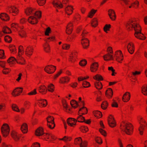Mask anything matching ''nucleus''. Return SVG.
<instances>
[{
  "label": "nucleus",
  "instance_id": "obj_29",
  "mask_svg": "<svg viewBox=\"0 0 147 147\" xmlns=\"http://www.w3.org/2000/svg\"><path fill=\"white\" fill-rule=\"evenodd\" d=\"M39 92L42 94H46L47 91V89L44 85L40 86L38 88Z\"/></svg>",
  "mask_w": 147,
  "mask_h": 147
},
{
  "label": "nucleus",
  "instance_id": "obj_33",
  "mask_svg": "<svg viewBox=\"0 0 147 147\" xmlns=\"http://www.w3.org/2000/svg\"><path fill=\"white\" fill-rule=\"evenodd\" d=\"M21 129L24 133H26L28 132V125L25 123H23L22 125Z\"/></svg>",
  "mask_w": 147,
  "mask_h": 147
},
{
  "label": "nucleus",
  "instance_id": "obj_21",
  "mask_svg": "<svg viewBox=\"0 0 147 147\" xmlns=\"http://www.w3.org/2000/svg\"><path fill=\"white\" fill-rule=\"evenodd\" d=\"M98 67V63H94L91 65L90 70L91 72H95L97 70Z\"/></svg>",
  "mask_w": 147,
  "mask_h": 147
},
{
  "label": "nucleus",
  "instance_id": "obj_32",
  "mask_svg": "<svg viewBox=\"0 0 147 147\" xmlns=\"http://www.w3.org/2000/svg\"><path fill=\"white\" fill-rule=\"evenodd\" d=\"M73 10V7L71 6H67L65 9L66 13L68 15H71L72 13Z\"/></svg>",
  "mask_w": 147,
  "mask_h": 147
},
{
  "label": "nucleus",
  "instance_id": "obj_36",
  "mask_svg": "<svg viewBox=\"0 0 147 147\" xmlns=\"http://www.w3.org/2000/svg\"><path fill=\"white\" fill-rule=\"evenodd\" d=\"M9 49L11 53L13 54L16 53L17 51L15 46L13 45H10L9 47Z\"/></svg>",
  "mask_w": 147,
  "mask_h": 147
},
{
  "label": "nucleus",
  "instance_id": "obj_19",
  "mask_svg": "<svg viewBox=\"0 0 147 147\" xmlns=\"http://www.w3.org/2000/svg\"><path fill=\"white\" fill-rule=\"evenodd\" d=\"M17 63L21 65H24L25 63V60L22 55H17L16 58Z\"/></svg>",
  "mask_w": 147,
  "mask_h": 147
},
{
  "label": "nucleus",
  "instance_id": "obj_50",
  "mask_svg": "<svg viewBox=\"0 0 147 147\" xmlns=\"http://www.w3.org/2000/svg\"><path fill=\"white\" fill-rule=\"evenodd\" d=\"M70 104L72 107L74 108H76L78 105L77 102L73 100L71 101Z\"/></svg>",
  "mask_w": 147,
  "mask_h": 147
},
{
  "label": "nucleus",
  "instance_id": "obj_58",
  "mask_svg": "<svg viewBox=\"0 0 147 147\" xmlns=\"http://www.w3.org/2000/svg\"><path fill=\"white\" fill-rule=\"evenodd\" d=\"M82 85L84 88H88L90 86V83L86 81H84L83 82Z\"/></svg>",
  "mask_w": 147,
  "mask_h": 147
},
{
  "label": "nucleus",
  "instance_id": "obj_28",
  "mask_svg": "<svg viewBox=\"0 0 147 147\" xmlns=\"http://www.w3.org/2000/svg\"><path fill=\"white\" fill-rule=\"evenodd\" d=\"M78 56V53L76 51H73L70 55L69 61L73 62L77 58Z\"/></svg>",
  "mask_w": 147,
  "mask_h": 147
},
{
  "label": "nucleus",
  "instance_id": "obj_15",
  "mask_svg": "<svg viewBox=\"0 0 147 147\" xmlns=\"http://www.w3.org/2000/svg\"><path fill=\"white\" fill-rule=\"evenodd\" d=\"M28 22L32 24H37L38 21L36 17L34 16H32L29 17L28 20Z\"/></svg>",
  "mask_w": 147,
  "mask_h": 147
},
{
  "label": "nucleus",
  "instance_id": "obj_61",
  "mask_svg": "<svg viewBox=\"0 0 147 147\" xmlns=\"http://www.w3.org/2000/svg\"><path fill=\"white\" fill-rule=\"evenodd\" d=\"M4 39L5 42L9 43L11 42L12 40L11 38L9 36H5Z\"/></svg>",
  "mask_w": 147,
  "mask_h": 147
},
{
  "label": "nucleus",
  "instance_id": "obj_2",
  "mask_svg": "<svg viewBox=\"0 0 147 147\" xmlns=\"http://www.w3.org/2000/svg\"><path fill=\"white\" fill-rule=\"evenodd\" d=\"M120 128L128 135H131L133 132V127L132 125L126 121H123L121 123Z\"/></svg>",
  "mask_w": 147,
  "mask_h": 147
},
{
  "label": "nucleus",
  "instance_id": "obj_5",
  "mask_svg": "<svg viewBox=\"0 0 147 147\" xmlns=\"http://www.w3.org/2000/svg\"><path fill=\"white\" fill-rule=\"evenodd\" d=\"M54 119L53 117L51 116H49L47 118V126L51 129H53L55 126Z\"/></svg>",
  "mask_w": 147,
  "mask_h": 147
},
{
  "label": "nucleus",
  "instance_id": "obj_41",
  "mask_svg": "<svg viewBox=\"0 0 147 147\" xmlns=\"http://www.w3.org/2000/svg\"><path fill=\"white\" fill-rule=\"evenodd\" d=\"M138 120L139 123L140 125H144L146 124V121L142 117L139 116L138 117Z\"/></svg>",
  "mask_w": 147,
  "mask_h": 147
},
{
  "label": "nucleus",
  "instance_id": "obj_44",
  "mask_svg": "<svg viewBox=\"0 0 147 147\" xmlns=\"http://www.w3.org/2000/svg\"><path fill=\"white\" fill-rule=\"evenodd\" d=\"M95 86L96 88L99 90L101 89L102 87V83L99 81L96 82L95 83Z\"/></svg>",
  "mask_w": 147,
  "mask_h": 147
},
{
  "label": "nucleus",
  "instance_id": "obj_31",
  "mask_svg": "<svg viewBox=\"0 0 147 147\" xmlns=\"http://www.w3.org/2000/svg\"><path fill=\"white\" fill-rule=\"evenodd\" d=\"M104 58L105 60H113V59L112 54L108 53L104 56Z\"/></svg>",
  "mask_w": 147,
  "mask_h": 147
},
{
  "label": "nucleus",
  "instance_id": "obj_1",
  "mask_svg": "<svg viewBox=\"0 0 147 147\" xmlns=\"http://www.w3.org/2000/svg\"><path fill=\"white\" fill-rule=\"evenodd\" d=\"M126 28L128 31L134 30L135 31V36L139 39L144 40L146 37L141 32V28L136 19H129L126 23Z\"/></svg>",
  "mask_w": 147,
  "mask_h": 147
},
{
  "label": "nucleus",
  "instance_id": "obj_14",
  "mask_svg": "<svg viewBox=\"0 0 147 147\" xmlns=\"http://www.w3.org/2000/svg\"><path fill=\"white\" fill-rule=\"evenodd\" d=\"M23 88H17L15 89L12 93V95L14 96H19L22 93Z\"/></svg>",
  "mask_w": 147,
  "mask_h": 147
},
{
  "label": "nucleus",
  "instance_id": "obj_24",
  "mask_svg": "<svg viewBox=\"0 0 147 147\" xmlns=\"http://www.w3.org/2000/svg\"><path fill=\"white\" fill-rule=\"evenodd\" d=\"M70 78L67 76H65L60 78L59 83L61 84L67 83L69 81Z\"/></svg>",
  "mask_w": 147,
  "mask_h": 147
},
{
  "label": "nucleus",
  "instance_id": "obj_46",
  "mask_svg": "<svg viewBox=\"0 0 147 147\" xmlns=\"http://www.w3.org/2000/svg\"><path fill=\"white\" fill-rule=\"evenodd\" d=\"M93 78L98 81H102L103 80V78L102 76L99 74H97L93 77Z\"/></svg>",
  "mask_w": 147,
  "mask_h": 147
},
{
  "label": "nucleus",
  "instance_id": "obj_22",
  "mask_svg": "<svg viewBox=\"0 0 147 147\" xmlns=\"http://www.w3.org/2000/svg\"><path fill=\"white\" fill-rule=\"evenodd\" d=\"M38 104L40 107H45L47 105V103L46 100L41 99L38 100Z\"/></svg>",
  "mask_w": 147,
  "mask_h": 147
},
{
  "label": "nucleus",
  "instance_id": "obj_13",
  "mask_svg": "<svg viewBox=\"0 0 147 147\" xmlns=\"http://www.w3.org/2000/svg\"><path fill=\"white\" fill-rule=\"evenodd\" d=\"M127 48L130 54H132L134 53L135 47L134 44L132 42H129L127 45Z\"/></svg>",
  "mask_w": 147,
  "mask_h": 147
},
{
  "label": "nucleus",
  "instance_id": "obj_37",
  "mask_svg": "<svg viewBox=\"0 0 147 147\" xmlns=\"http://www.w3.org/2000/svg\"><path fill=\"white\" fill-rule=\"evenodd\" d=\"M7 62L9 65L14 64L16 62V58L14 57H11L7 60Z\"/></svg>",
  "mask_w": 147,
  "mask_h": 147
},
{
  "label": "nucleus",
  "instance_id": "obj_43",
  "mask_svg": "<svg viewBox=\"0 0 147 147\" xmlns=\"http://www.w3.org/2000/svg\"><path fill=\"white\" fill-rule=\"evenodd\" d=\"M76 120H77V122H83L85 121V119L84 117L82 116V115H80L77 117Z\"/></svg>",
  "mask_w": 147,
  "mask_h": 147
},
{
  "label": "nucleus",
  "instance_id": "obj_34",
  "mask_svg": "<svg viewBox=\"0 0 147 147\" xmlns=\"http://www.w3.org/2000/svg\"><path fill=\"white\" fill-rule=\"evenodd\" d=\"M0 17L2 20L7 21L9 20V18L8 15L5 13H1L0 15Z\"/></svg>",
  "mask_w": 147,
  "mask_h": 147
},
{
  "label": "nucleus",
  "instance_id": "obj_20",
  "mask_svg": "<svg viewBox=\"0 0 147 147\" xmlns=\"http://www.w3.org/2000/svg\"><path fill=\"white\" fill-rule=\"evenodd\" d=\"M35 11V9L32 7H27L25 10L26 14L28 16L34 15Z\"/></svg>",
  "mask_w": 147,
  "mask_h": 147
},
{
  "label": "nucleus",
  "instance_id": "obj_9",
  "mask_svg": "<svg viewBox=\"0 0 147 147\" xmlns=\"http://www.w3.org/2000/svg\"><path fill=\"white\" fill-rule=\"evenodd\" d=\"M56 69V67L52 65L47 66L44 69L45 71L46 72L49 74L53 73Z\"/></svg>",
  "mask_w": 147,
  "mask_h": 147
},
{
  "label": "nucleus",
  "instance_id": "obj_30",
  "mask_svg": "<svg viewBox=\"0 0 147 147\" xmlns=\"http://www.w3.org/2000/svg\"><path fill=\"white\" fill-rule=\"evenodd\" d=\"M53 4L54 7L59 8H62L63 6L60 2L56 0L53 1Z\"/></svg>",
  "mask_w": 147,
  "mask_h": 147
},
{
  "label": "nucleus",
  "instance_id": "obj_18",
  "mask_svg": "<svg viewBox=\"0 0 147 147\" xmlns=\"http://www.w3.org/2000/svg\"><path fill=\"white\" fill-rule=\"evenodd\" d=\"M81 44L84 49H87L89 45V40L86 38H82V39Z\"/></svg>",
  "mask_w": 147,
  "mask_h": 147
},
{
  "label": "nucleus",
  "instance_id": "obj_42",
  "mask_svg": "<svg viewBox=\"0 0 147 147\" xmlns=\"http://www.w3.org/2000/svg\"><path fill=\"white\" fill-rule=\"evenodd\" d=\"M82 141V138L81 137H79L75 139L74 143L76 145H80Z\"/></svg>",
  "mask_w": 147,
  "mask_h": 147
},
{
  "label": "nucleus",
  "instance_id": "obj_38",
  "mask_svg": "<svg viewBox=\"0 0 147 147\" xmlns=\"http://www.w3.org/2000/svg\"><path fill=\"white\" fill-rule=\"evenodd\" d=\"M87 112V108L85 107H83L80 109L78 113L79 114H81L83 115L86 114Z\"/></svg>",
  "mask_w": 147,
  "mask_h": 147
},
{
  "label": "nucleus",
  "instance_id": "obj_25",
  "mask_svg": "<svg viewBox=\"0 0 147 147\" xmlns=\"http://www.w3.org/2000/svg\"><path fill=\"white\" fill-rule=\"evenodd\" d=\"M73 30V25L71 23H69L67 25L66 29V33L70 34L72 33Z\"/></svg>",
  "mask_w": 147,
  "mask_h": 147
},
{
  "label": "nucleus",
  "instance_id": "obj_49",
  "mask_svg": "<svg viewBox=\"0 0 147 147\" xmlns=\"http://www.w3.org/2000/svg\"><path fill=\"white\" fill-rule=\"evenodd\" d=\"M91 25L92 27H95L98 25V21L96 18H94L92 21Z\"/></svg>",
  "mask_w": 147,
  "mask_h": 147
},
{
  "label": "nucleus",
  "instance_id": "obj_17",
  "mask_svg": "<svg viewBox=\"0 0 147 147\" xmlns=\"http://www.w3.org/2000/svg\"><path fill=\"white\" fill-rule=\"evenodd\" d=\"M11 135L12 138L16 141H18L20 139V135L15 131H12L11 133Z\"/></svg>",
  "mask_w": 147,
  "mask_h": 147
},
{
  "label": "nucleus",
  "instance_id": "obj_6",
  "mask_svg": "<svg viewBox=\"0 0 147 147\" xmlns=\"http://www.w3.org/2000/svg\"><path fill=\"white\" fill-rule=\"evenodd\" d=\"M41 138L45 140L49 141L55 140L56 138V137L52 134L45 133L42 135Z\"/></svg>",
  "mask_w": 147,
  "mask_h": 147
},
{
  "label": "nucleus",
  "instance_id": "obj_12",
  "mask_svg": "<svg viewBox=\"0 0 147 147\" xmlns=\"http://www.w3.org/2000/svg\"><path fill=\"white\" fill-rule=\"evenodd\" d=\"M76 119L73 118H69L67 120V123L68 125L71 127H74L76 125Z\"/></svg>",
  "mask_w": 147,
  "mask_h": 147
},
{
  "label": "nucleus",
  "instance_id": "obj_4",
  "mask_svg": "<svg viewBox=\"0 0 147 147\" xmlns=\"http://www.w3.org/2000/svg\"><path fill=\"white\" fill-rule=\"evenodd\" d=\"M2 134L4 137H6L9 134L10 129L9 125L6 123L3 124L1 128Z\"/></svg>",
  "mask_w": 147,
  "mask_h": 147
},
{
  "label": "nucleus",
  "instance_id": "obj_60",
  "mask_svg": "<svg viewBox=\"0 0 147 147\" xmlns=\"http://www.w3.org/2000/svg\"><path fill=\"white\" fill-rule=\"evenodd\" d=\"M87 142L86 141H82L79 146L80 147H87Z\"/></svg>",
  "mask_w": 147,
  "mask_h": 147
},
{
  "label": "nucleus",
  "instance_id": "obj_23",
  "mask_svg": "<svg viewBox=\"0 0 147 147\" xmlns=\"http://www.w3.org/2000/svg\"><path fill=\"white\" fill-rule=\"evenodd\" d=\"M11 31L10 29L7 27L5 26L3 28L2 31H0V37L2 36L4 33H10Z\"/></svg>",
  "mask_w": 147,
  "mask_h": 147
},
{
  "label": "nucleus",
  "instance_id": "obj_27",
  "mask_svg": "<svg viewBox=\"0 0 147 147\" xmlns=\"http://www.w3.org/2000/svg\"><path fill=\"white\" fill-rule=\"evenodd\" d=\"M130 93L127 92L123 95V100L124 102H127L130 100Z\"/></svg>",
  "mask_w": 147,
  "mask_h": 147
},
{
  "label": "nucleus",
  "instance_id": "obj_16",
  "mask_svg": "<svg viewBox=\"0 0 147 147\" xmlns=\"http://www.w3.org/2000/svg\"><path fill=\"white\" fill-rule=\"evenodd\" d=\"M108 15L111 20L112 21H115L116 18L115 12L114 11L113 9H109L108 11Z\"/></svg>",
  "mask_w": 147,
  "mask_h": 147
},
{
  "label": "nucleus",
  "instance_id": "obj_10",
  "mask_svg": "<svg viewBox=\"0 0 147 147\" xmlns=\"http://www.w3.org/2000/svg\"><path fill=\"white\" fill-rule=\"evenodd\" d=\"M108 121L109 125L110 127H114L116 126V122L112 115H110L109 116Z\"/></svg>",
  "mask_w": 147,
  "mask_h": 147
},
{
  "label": "nucleus",
  "instance_id": "obj_40",
  "mask_svg": "<svg viewBox=\"0 0 147 147\" xmlns=\"http://www.w3.org/2000/svg\"><path fill=\"white\" fill-rule=\"evenodd\" d=\"M142 93L145 95L147 96V85H144L142 88Z\"/></svg>",
  "mask_w": 147,
  "mask_h": 147
},
{
  "label": "nucleus",
  "instance_id": "obj_63",
  "mask_svg": "<svg viewBox=\"0 0 147 147\" xmlns=\"http://www.w3.org/2000/svg\"><path fill=\"white\" fill-rule=\"evenodd\" d=\"M19 35L22 38L25 37L26 36V33L23 30H22L19 32Z\"/></svg>",
  "mask_w": 147,
  "mask_h": 147
},
{
  "label": "nucleus",
  "instance_id": "obj_64",
  "mask_svg": "<svg viewBox=\"0 0 147 147\" xmlns=\"http://www.w3.org/2000/svg\"><path fill=\"white\" fill-rule=\"evenodd\" d=\"M87 64V61L85 59L81 60L79 63V65L82 66H85Z\"/></svg>",
  "mask_w": 147,
  "mask_h": 147
},
{
  "label": "nucleus",
  "instance_id": "obj_35",
  "mask_svg": "<svg viewBox=\"0 0 147 147\" xmlns=\"http://www.w3.org/2000/svg\"><path fill=\"white\" fill-rule=\"evenodd\" d=\"M106 94L107 96L109 98H111L113 95V92L111 88H109L106 92Z\"/></svg>",
  "mask_w": 147,
  "mask_h": 147
},
{
  "label": "nucleus",
  "instance_id": "obj_56",
  "mask_svg": "<svg viewBox=\"0 0 147 147\" xmlns=\"http://www.w3.org/2000/svg\"><path fill=\"white\" fill-rule=\"evenodd\" d=\"M23 53V47L20 45L19 47V51L17 55H22Z\"/></svg>",
  "mask_w": 147,
  "mask_h": 147
},
{
  "label": "nucleus",
  "instance_id": "obj_3",
  "mask_svg": "<svg viewBox=\"0 0 147 147\" xmlns=\"http://www.w3.org/2000/svg\"><path fill=\"white\" fill-rule=\"evenodd\" d=\"M126 5L128 6L129 8H134L135 9L137 8L139 6V2L136 1L134 3H132L130 1L128 0H121Z\"/></svg>",
  "mask_w": 147,
  "mask_h": 147
},
{
  "label": "nucleus",
  "instance_id": "obj_45",
  "mask_svg": "<svg viewBox=\"0 0 147 147\" xmlns=\"http://www.w3.org/2000/svg\"><path fill=\"white\" fill-rule=\"evenodd\" d=\"M54 86L52 84H49L47 87V90L48 91L51 92H53L54 90Z\"/></svg>",
  "mask_w": 147,
  "mask_h": 147
},
{
  "label": "nucleus",
  "instance_id": "obj_51",
  "mask_svg": "<svg viewBox=\"0 0 147 147\" xmlns=\"http://www.w3.org/2000/svg\"><path fill=\"white\" fill-rule=\"evenodd\" d=\"M71 139L72 138L71 137L67 136H65L63 138L59 139L61 140H63L65 142L70 141Z\"/></svg>",
  "mask_w": 147,
  "mask_h": 147
},
{
  "label": "nucleus",
  "instance_id": "obj_39",
  "mask_svg": "<svg viewBox=\"0 0 147 147\" xmlns=\"http://www.w3.org/2000/svg\"><path fill=\"white\" fill-rule=\"evenodd\" d=\"M94 116L97 118H99L102 116V114L101 112L99 111H96L94 112Z\"/></svg>",
  "mask_w": 147,
  "mask_h": 147
},
{
  "label": "nucleus",
  "instance_id": "obj_55",
  "mask_svg": "<svg viewBox=\"0 0 147 147\" xmlns=\"http://www.w3.org/2000/svg\"><path fill=\"white\" fill-rule=\"evenodd\" d=\"M41 12L40 11H36L35 10V13H34V16L37 17L38 18H40L41 16Z\"/></svg>",
  "mask_w": 147,
  "mask_h": 147
},
{
  "label": "nucleus",
  "instance_id": "obj_54",
  "mask_svg": "<svg viewBox=\"0 0 147 147\" xmlns=\"http://www.w3.org/2000/svg\"><path fill=\"white\" fill-rule=\"evenodd\" d=\"M96 11V10L92 9L89 13L88 16L90 18H92Z\"/></svg>",
  "mask_w": 147,
  "mask_h": 147
},
{
  "label": "nucleus",
  "instance_id": "obj_11",
  "mask_svg": "<svg viewBox=\"0 0 147 147\" xmlns=\"http://www.w3.org/2000/svg\"><path fill=\"white\" fill-rule=\"evenodd\" d=\"M34 51V48L33 46H29L27 47L25 51V54L28 57H30L32 55Z\"/></svg>",
  "mask_w": 147,
  "mask_h": 147
},
{
  "label": "nucleus",
  "instance_id": "obj_8",
  "mask_svg": "<svg viewBox=\"0 0 147 147\" xmlns=\"http://www.w3.org/2000/svg\"><path fill=\"white\" fill-rule=\"evenodd\" d=\"M115 57L116 60L118 62L121 63L123 59V56L122 52L120 50H119L115 52Z\"/></svg>",
  "mask_w": 147,
  "mask_h": 147
},
{
  "label": "nucleus",
  "instance_id": "obj_48",
  "mask_svg": "<svg viewBox=\"0 0 147 147\" xmlns=\"http://www.w3.org/2000/svg\"><path fill=\"white\" fill-rule=\"evenodd\" d=\"M146 126V124L140 125V126L139 128V130L141 135H142L143 134V130Z\"/></svg>",
  "mask_w": 147,
  "mask_h": 147
},
{
  "label": "nucleus",
  "instance_id": "obj_59",
  "mask_svg": "<svg viewBox=\"0 0 147 147\" xmlns=\"http://www.w3.org/2000/svg\"><path fill=\"white\" fill-rule=\"evenodd\" d=\"M111 27V25L106 24L104 27L103 29L104 31L107 33V31L109 30Z\"/></svg>",
  "mask_w": 147,
  "mask_h": 147
},
{
  "label": "nucleus",
  "instance_id": "obj_52",
  "mask_svg": "<svg viewBox=\"0 0 147 147\" xmlns=\"http://www.w3.org/2000/svg\"><path fill=\"white\" fill-rule=\"evenodd\" d=\"M80 131L82 132L86 133L88 131V129L87 126H81L80 127Z\"/></svg>",
  "mask_w": 147,
  "mask_h": 147
},
{
  "label": "nucleus",
  "instance_id": "obj_53",
  "mask_svg": "<svg viewBox=\"0 0 147 147\" xmlns=\"http://www.w3.org/2000/svg\"><path fill=\"white\" fill-rule=\"evenodd\" d=\"M108 103L106 101L103 102L101 105V108L104 110L106 109L108 106Z\"/></svg>",
  "mask_w": 147,
  "mask_h": 147
},
{
  "label": "nucleus",
  "instance_id": "obj_7",
  "mask_svg": "<svg viewBox=\"0 0 147 147\" xmlns=\"http://www.w3.org/2000/svg\"><path fill=\"white\" fill-rule=\"evenodd\" d=\"M7 12L10 13L12 14L13 16H15L18 13L19 10L16 7L14 6H11L8 7Z\"/></svg>",
  "mask_w": 147,
  "mask_h": 147
},
{
  "label": "nucleus",
  "instance_id": "obj_62",
  "mask_svg": "<svg viewBox=\"0 0 147 147\" xmlns=\"http://www.w3.org/2000/svg\"><path fill=\"white\" fill-rule=\"evenodd\" d=\"M11 26L12 28H15V29H14V30H17L18 27V25L17 24L13 23L11 25Z\"/></svg>",
  "mask_w": 147,
  "mask_h": 147
},
{
  "label": "nucleus",
  "instance_id": "obj_57",
  "mask_svg": "<svg viewBox=\"0 0 147 147\" xmlns=\"http://www.w3.org/2000/svg\"><path fill=\"white\" fill-rule=\"evenodd\" d=\"M37 1L40 6H43L45 4L46 0H37Z\"/></svg>",
  "mask_w": 147,
  "mask_h": 147
},
{
  "label": "nucleus",
  "instance_id": "obj_26",
  "mask_svg": "<svg viewBox=\"0 0 147 147\" xmlns=\"http://www.w3.org/2000/svg\"><path fill=\"white\" fill-rule=\"evenodd\" d=\"M45 133H44L43 129L41 127H39L35 131V135L37 136H41V137Z\"/></svg>",
  "mask_w": 147,
  "mask_h": 147
},
{
  "label": "nucleus",
  "instance_id": "obj_47",
  "mask_svg": "<svg viewBox=\"0 0 147 147\" xmlns=\"http://www.w3.org/2000/svg\"><path fill=\"white\" fill-rule=\"evenodd\" d=\"M44 50L47 53H49L50 51V48L49 45L47 43H45L44 46Z\"/></svg>",
  "mask_w": 147,
  "mask_h": 147
}]
</instances>
